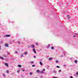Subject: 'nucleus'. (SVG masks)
Segmentation results:
<instances>
[{"instance_id": "1", "label": "nucleus", "mask_w": 78, "mask_h": 78, "mask_svg": "<svg viewBox=\"0 0 78 78\" xmlns=\"http://www.w3.org/2000/svg\"><path fill=\"white\" fill-rule=\"evenodd\" d=\"M31 47L33 48V51L34 52V53L36 54V52L35 51V50L34 49V44H32Z\"/></svg>"}, {"instance_id": "2", "label": "nucleus", "mask_w": 78, "mask_h": 78, "mask_svg": "<svg viewBox=\"0 0 78 78\" xmlns=\"http://www.w3.org/2000/svg\"><path fill=\"white\" fill-rule=\"evenodd\" d=\"M67 17L68 19H70V16L69 15H67Z\"/></svg>"}, {"instance_id": "3", "label": "nucleus", "mask_w": 78, "mask_h": 78, "mask_svg": "<svg viewBox=\"0 0 78 78\" xmlns=\"http://www.w3.org/2000/svg\"><path fill=\"white\" fill-rule=\"evenodd\" d=\"M5 47H8V44L7 43H6L5 44Z\"/></svg>"}, {"instance_id": "4", "label": "nucleus", "mask_w": 78, "mask_h": 78, "mask_svg": "<svg viewBox=\"0 0 78 78\" xmlns=\"http://www.w3.org/2000/svg\"><path fill=\"white\" fill-rule=\"evenodd\" d=\"M6 37H10V35H6Z\"/></svg>"}, {"instance_id": "5", "label": "nucleus", "mask_w": 78, "mask_h": 78, "mask_svg": "<svg viewBox=\"0 0 78 78\" xmlns=\"http://www.w3.org/2000/svg\"><path fill=\"white\" fill-rule=\"evenodd\" d=\"M5 65L7 67H8V64L7 63H5Z\"/></svg>"}, {"instance_id": "6", "label": "nucleus", "mask_w": 78, "mask_h": 78, "mask_svg": "<svg viewBox=\"0 0 78 78\" xmlns=\"http://www.w3.org/2000/svg\"><path fill=\"white\" fill-rule=\"evenodd\" d=\"M0 59H2V60H3L4 59V58H2V57L0 56Z\"/></svg>"}, {"instance_id": "7", "label": "nucleus", "mask_w": 78, "mask_h": 78, "mask_svg": "<svg viewBox=\"0 0 78 78\" xmlns=\"http://www.w3.org/2000/svg\"><path fill=\"white\" fill-rule=\"evenodd\" d=\"M24 53V55H27V54H28L27 52H25Z\"/></svg>"}, {"instance_id": "8", "label": "nucleus", "mask_w": 78, "mask_h": 78, "mask_svg": "<svg viewBox=\"0 0 78 78\" xmlns=\"http://www.w3.org/2000/svg\"><path fill=\"white\" fill-rule=\"evenodd\" d=\"M40 64L41 66H42V63L41 62H40Z\"/></svg>"}, {"instance_id": "9", "label": "nucleus", "mask_w": 78, "mask_h": 78, "mask_svg": "<svg viewBox=\"0 0 78 78\" xmlns=\"http://www.w3.org/2000/svg\"><path fill=\"white\" fill-rule=\"evenodd\" d=\"M53 59V58H49V60H51V59Z\"/></svg>"}, {"instance_id": "10", "label": "nucleus", "mask_w": 78, "mask_h": 78, "mask_svg": "<svg viewBox=\"0 0 78 78\" xmlns=\"http://www.w3.org/2000/svg\"><path fill=\"white\" fill-rule=\"evenodd\" d=\"M1 43V44H3V41H1V42H0V43Z\"/></svg>"}, {"instance_id": "11", "label": "nucleus", "mask_w": 78, "mask_h": 78, "mask_svg": "<svg viewBox=\"0 0 78 78\" xmlns=\"http://www.w3.org/2000/svg\"><path fill=\"white\" fill-rule=\"evenodd\" d=\"M77 60H76L75 61V63H77Z\"/></svg>"}, {"instance_id": "12", "label": "nucleus", "mask_w": 78, "mask_h": 78, "mask_svg": "<svg viewBox=\"0 0 78 78\" xmlns=\"http://www.w3.org/2000/svg\"><path fill=\"white\" fill-rule=\"evenodd\" d=\"M31 64H34V62H33V61H31Z\"/></svg>"}, {"instance_id": "13", "label": "nucleus", "mask_w": 78, "mask_h": 78, "mask_svg": "<svg viewBox=\"0 0 78 78\" xmlns=\"http://www.w3.org/2000/svg\"><path fill=\"white\" fill-rule=\"evenodd\" d=\"M37 73H39V70H37Z\"/></svg>"}, {"instance_id": "14", "label": "nucleus", "mask_w": 78, "mask_h": 78, "mask_svg": "<svg viewBox=\"0 0 78 78\" xmlns=\"http://www.w3.org/2000/svg\"><path fill=\"white\" fill-rule=\"evenodd\" d=\"M40 73H44V72H43V71H41Z\"/></svg>"}, {"instance_id": "15", "label": "nucleus", "mask_w": 78, "mask_h": 78, "mask_svg": "<svg viewBox=\"0 0 78 78\" xmlns=\"http://www.w3.org/2000/svg\"><path fill=\"white\" fill-rule=\"evenodd\" d=\"M53 72H54V73H56V71H53Z\"/></svg>"}, {"instance_id": "16", "label": "nucleus", "mask_w": 78, "mask_h": 78, "mask_svg": "<svg viewBox=\"0 0 78 78\" xmlns=\"http://www.w3.org/2000/svg\"><path fill=\"white\" fill-rule=\"evenodd\" d=\"M6 73H9V71L8 70H7V71H6Z\"/></svg>"}, {"instance_id": "17", "label": "nucleus", "mask_w": 78, "mask_h": 78, "mask_svg": "<svg viewBox=\"0 0 78 78\" xmlns=\"http://www.w3.org/2000/svg\"><path fill=\"white\" fill-rule=\"evenodd\" d=\"M18 67H21V65H18Z\"/></svg>"}, {"instance_id": "18", "label": "nucleus", "mask_w": 78, "mask_h": 78, "mask_svg": "<svg viewBox=\"0 0 78 78\" xmlns=\"http://www.w3.org/2000/svg\"><path fill=\"white\" fill-rule=\"evenodd\" d=\"M36 45H38V43H36Z\"/></svg>"}, {"instance_id": "19", "label": "nucleus", "mask_w": 78, "mask_h": 78, "mask_svg": "<svg viewBox=\"0 0 78 78\" xmlns=\"http://www.w3.org/2000/svg\"><path fill=\"white\" fill-rule=\"evenodd\" d=\"M51 49H54V47H51Z\"/></svg>"}, {"instance_id": "20", "label": "nucleus", "mask_w": 78, "mask_h": 78, "mask_svg": "<svg viewBox=\"0 0 78 78\" xmlns=\"http://www.w3.org/2000/svg\"><path fill=\"white\" fill-rule=\"evenodd\" d=\"M22 70L23 72L25 71V69H23Z\"/></svg>"}, {"instance_id": "21", "label": "nucleus", "mask_w": 78, "mask_h": 78, "mask_svg": "<svg viewBox=\"0 0 78 78\" xmlns=\"http://www.w3.org/2000/svg\"><path fill=\"white\" fill-rule=\"evenodd\" d=\"M59 72H61V70H59Z\"/></svg>"}, {"instance_id": "22", "label": "nucleus", "mask_w": 78, "mask_h": 78, "mask_svg": "<svg viewBox=\"0 0 78 78\" xmlns=\"http://www.w3.org/2000/svg\"><path fill=\"white\" fill-rule=\"evenodd\" d=\"M50 47V45H48V47Z\"/></svg>"}, {"instance_id": "23", "label": "nucleus", "mask_w": 78, "mask_h": 78, "mask_svg": "<svg viewBox=\"0 0 78 78\" xmlns=\"http://www.w3.org/2000/svg\"><path fill=\"white\" fill-rule=\"evenodd\" d=\"M56 62L57 63H58V60H56Z\"/></svg>"}, {"instance_id": "24", "label": "nucleus", "mask_w": 78, "mask_h": 78, "mask_svg": "<svg viewBox=\"0 0 78 78\" xmlns=\"http://www.w3.org/2000/svg\"><path fill=\"white\" fill-rule=\"evenodd\" d=\"M3 76H4V77H5V75L3 74Z\"/></svg>"}, {"instance_id": "25", "label": "nucleus", "mask_w": 78, "mask_h": 78, "mask_svg": "<svg viewBox=\"0 0 78 78\" xmlns=\"http://www.w3.org/2000/svg\"><path fill=\"white\" fill-rule=\"evenodd\" d=\"M32 73H30V75H32Z\"/></svg>"}, {"instance_id": "26", "label": "nucleus", "mask_w": 78, "mask_h": 78, "mask_svg": "<svg viewBox=\"0 0 78 78\" xmlns=\"http://www.w3.org/2000/svg\"><path fill=\"white\" fill-rule=\"evenodd\" d=\"M32 67H35V65H32Z\"/></svg>"}, {"instance_id": "27", "label": "nucleus", "mask_w": 78, "mask_h": 78, "mask_svg": "<svg viewBox=\"0 0 78 78\" xmlns=\"http://www.w3.org/2000/svg\"><path fill=\"white\" fill-rule=\"evenodd\" d=\"M57 68H59V66H57Z\"/></svg>"}, {"instance_id": "28", "label": "nucleus", "mask_w": 78, "mask_h": 78, "mask_svg": "<svg viewBox=\"0 0 78 78\" xmlns=\"http://www.w3.org/2000/svg\"><path fill=\"white\" fill-rule=\"evenodd\" d=\"M4 57H6V55H4Z\"/></svg>"}, {"instance_id": "29", "label": "nucleus", "mask_w": 78, "mask_h": 78, "mask_svg": "<svg viewBox=\"0 0 78 78\" xmlns=\"http://www.w3.org/2000/svg\"><path fill=\"white\" fill-rule=\"evenodd\" d=\"M42 70H43V71H45V69H43Z\"/></svg>"}, {"instance_id": "30", "label": "nucleus", "mask_w": 78, "mask_h": 78, "mask_svg": "<svg viewBox=\"0 0 78 78\" xmlns=\"http://www.w3.org/2000/svg\"><path fill=\"white\" fill-rule=\"evenodd\" d=\"M76 75H78V72H77V73H76Z\"/></svg>"}, {"instance_id": "31", "label": "nucleus", "mask_w": 78, "mask_h": 78, "mask_svg": "<svg viewBox=\"0 0 78 78\" xmlns=\"http://www.w3.org/2000/svg\"><path fill=\"white\" fill-rule=\"evenodd\" d=\"M23 56V54H22V55H21V56L22 57V56Z\"/></svg>"}, {"instance_id": "32", "label": "nucleus", "mask_w": 78, "mask_h": 78, "mask_svg": "<svg viewBox=\"0 0 78 78\" xmlns=\"http://www.w3.org/2000/svg\"><path fill=\"white\" fill-rule=\"evenodd\" d=\"M17 72H18V73H19V70H18L17 71Z\"/></svg>"}, {"instance_id": "33", "label": "nucleus", "mask_w": 78, "mask_h": 78, "mask_svg": "<svg viewBox=\"0 0 78 78\" xmlns=\"http://www.w3.org/2000/svg\"><path fill=\"white\" fill-rule=\"evenodd\" d=\"M40 78H42V76H40Z\"/></svg>"}, {"instance_id": "34", "label": "nucleus", "mask_w": 78, "mask_h": 78, "mask_svg": "<svg viewBox=\"0 0 78 78\" xmlns=\"http://www.w3.org/2000/svg\"><path fill=\"white\" fill-rule=\"evenodd\" d=\"M8 55H9V54H10V53H9V52H8Z\"/></svg>"}, {"instance_id": "35", "label": "nucleus", "mask_w": 78, "mask_h": 78, "mask_svg": "<svg viewBox=\"0 0 78 78\" xmlns=\"http://www.w3.org/2000/svg\"><path fill=\"white\" fill-rule=\"evenodd\" d=\"M15 53H17V51H15Z\"/></svg>"}, {"instance_id": "36", "label": "nucleus", "mask_w": 78, "mask_h": 78, "mask_svg": "<svg viewBox=\"0 0 78 78\" xmlns=\"http://www.w3.org/2000/svg\"><path fill=\"white\" fill-rule=\"evenodd\" d=\"M64 67H66V65H64Z\"/></svg>"}, {"instance_id": "37", "label": "nucleus", "mask_w": 78, "mask_h": 78, "mask_svg": "<svg viewBox=\"0 0 78 78\" xmlns=\"http://www.w3.org/2000/svg\"><path fill=\"white\" fill-rule=\"evenodd\" d=\"M61 57H63V55H61Z\"/></svg>"}, {"instance_id": "38", "label": "nucleus", "mask_w": 78, "mask_h": 78, "mask_svg": "<svg viewBox=\"0 0 78 78\" xmlns=\"http://www.w3.org/2000/svg\"><path fill=\"white\" fill-rule=\"evenodd\" d=\"M70 78H73V77L71 76Z\"/></svg>"}, {"instance_id": "39", "label": "nucleus", "mask_w": 78, "mask_h": 78, "mask_svg": "<svg viewBox=\"0 0 78 78\" xmlns=\"http://www.w3.org/2000/svg\"><path fill=\"white\" fill-rule=\"evenodd\" d=\"M34 58H36V56H34Z\"/></svg>"}, {"instance_id": "40", "label": "nucleus", "mask_w": 78, "mask_h": 78, "mask_svg": "<svg viewBox=\"0 0 78 78\" xmlns=\"http://www.w3.org/2000/svg\"><path fill=\"white\" fill-rule=\"evenodd\" d=\"M63 53H64V55H65V53L64 52H63Z\"/></svg>"}, {"instance_id": "41", "label": "nucleus", "mask_w": 78, "mask_h": 78, "mask_svg": "<svg viewBox=\"0 0 78 78\" xmlns=\"http://www.w3.org/2000/svg\"><path fill=\"white\" fill-rule=\"evenodd\" d=\"M5 60H6V61H8V59H6Z\"/></svg>"}, {"instance_id": "42", "label": "nucleus", "mask_w": 78, "mask_h": 78, "mask_svg": "<svg viewBox=\"0 0 78 78\" xmlns=\"http://www.w3.org/2000/svg\"><path fill=\"white\" fill-rule=\"evenodd\" d=\"M18 44H20V42H18Z\"/></svg>"}, {"instance_id": "43", "label": "nucleus", "mask_w": 78, "mask_h": 78, "mask_svg": "<svg viewBox=\"0 0 78 78\" xmlns=\"http://www.w3.org/2000/svg\"><path fill=\"white\" fill-rule=\"evenodd\" d=\"M74 37H75V36H74Z\"/></svg>"}]
</instances>
